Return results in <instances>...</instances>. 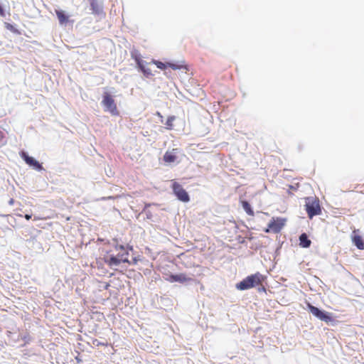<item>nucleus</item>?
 <instances>
[{"label": "nucleus", "instance_id": "obj_1", "mask_svg": "<svg viewBox=\"0 0 364 364\" xmlns=\"http://www.w3.org/2000/svg\"><path fill=\"white\" fill-rule=\"evenodd\" d=\"M266 276L257 272L255 274H252L247 276L241 282L237 283L236 288L238 290L243 291L256 287H261V288L259 289V291H265V287L263 284L266 281Z\"/></svg>", "mask_w": 364, "mask_h": 364}, {"label": "nucleus", "instance_id": "obj_2", "mask_svg": "<svg viewBox=\"0 0 364 364\" xmlns=\"http://www.w3.org/2000/svg\"><path fill=\"white\" fill-rule=\"evenodd\" d=\"M305 202L306 211L309 218L321 214V209L319 200L316 197H307Z\"/></svg>", "mask_w": 364, "mask_h": 364}, {"label": "nucleus", "instance_id": "obj_3", "mask_svg": "<svg viewBox=\"0 0 364 364\" xmlns=\"http://www.w3.org/2000/svg\"><path fill=\"white\" fill-rule=\"evenodd\" d=\"M102 104L105 107V110L109 112L112 115L117 116L119 114L117 105L110 94L104 93Z\"/></svg>", "mask_w": 364, "mask_h": 364}, {"label": "nucleus", "instance_id": "obj_4", "mask_svg": "<svg viewBox=\"0 0 364 364\" xmlns=\"http://www.w3.org/2000/svg\"><path fill=\"white\" fill-rule=\"evenodd\" d=\"M172 191L177 199L183 203L190 201V196L188 192L178 182L173 181L171 186Z\"/></svg>", "mask_w": 364, "mask_h": 364}, {"label": "nucleus", "instance_id": "obj_5", "mask_svg": "<svg viewBox=\"0 0 364 364\" xmlns=\"http://www.w3.org/2000/svg\"><path fill=\"white\" fill-rule=\"evenodd\" d=\"M119 248L125 252L124 254H122L120 255H118L117 257L111 256L110 257L105 258V262L109 267H113L114 266H117L121 262H126V263H129V264L130 263L127 257L128 255V252L124 250V248L123 246L120 245Z\"/></svg>", "mask_w": 364, "mask_h": 364}, {"label": "nucleus", "instance_id": "obj_6", "mask_svg": "<svg viewBox=\"0 0 364 364\" xmlns=\"http://www.w3.org/2000/svg\"><path fill=\"white\" fill-rule=\"evenodd\" d=\"M286 220L281 218H272L268 224L267 228L264 230L265 232L278 233L285 225Z\"/></svg>", "mask_w": 364, "mask_h": 364}, {"label": "nucleus", "instance_id": "obj_7", "mask_svg": "<svg viewBox=\"0 0 364 364\" xmlns=\"http://www.w3.org/2000/svg\"><path fill=\"white\" fill-rule=\"evenodd\" d=\"M307 307H308L309 311L314 316H315L316 317L319 318L321 321H325L326 323L332 321L333 319L329 313L321 311L317 307L313 306L310 303L307 304Z\"/></svg>", "mask_w": 364, "mask_h": 364}, {"label": "nucleus", "instance_id": "obj_8", "mask_svg": "<svg viewBox=\"0 0 364 364\" xmlns=\"http://www.w3.org/2000/svg\"><path fill=\"white\" fill-rule=\"evenodd\" d=\"M165 279L169 282H180L184 283L187 282H190L192 279L188 277L186 274L181 273L178 274H170L168 277L165 278Z\"/></svg>", "mask_w": 364, "mask_h": 364}, {"label": "nucleus", "instance_id": "obj_9", "mask_svg": "<svg viewBox=\"0 0 364 364\" xmlns=\"http://www.w3.org/2000/svg\"><path fill=\"white\" fill-rule=\"evenodd\" d=\"M90 9L94 15L105 14L103 12L102 3L99 0H88Z\"/></svg>", "mask_w": 364, "mask_h": 364}, {"label": "nucleus", "instance_id": "obj_10", "mask_svg": "<svg viewBox=\"0 0 364 364\" xmlns=\"http://www.w3.org/2000/svg\"><path fill=\"white\" fill-rule=\"evenodd\" d=\"M358 231V230H354L353 232L352 242L358 250H364V241L362 236L357 234Z\"/></svg>", "mask_w": 364, "mask_h": 364}, {"label": "nucleus", "instance_id": "obj_11", "mask_svg": "<svg viewBox=\"0 0 364 364\" xmlns=\"http://www.w3.org/2000/svg\"><path fill=\"white\" fill-rule=\"evenodd\" d=\"M21 156L27 164L34 166L38 169L41 168V165L38 163V161H36L33 158L28 156L26 153L23 152Z\"/></svg>", "mask_w": 364, "mask_h": 364}, {"label": "nucleus", "instance_id": "obj_12", "mask_svg": "<svg viewBox=\"0 0 364 364\" xmlns=\"http://www.w3.org/2000/svg\"><path fill=\"white\" fill-rule=\"evenodd\" d=\"M55 14L58 17L60 24L63 25L68 22L69 16L62 10H55Z\"/></svg>", "mask_w": 364, "mask_h": 364}, {"label": "nucleus", "instance_id": "obj_13", "mask_svg": "<svg viewBox=\"0 0 364 364\" xmlns=\"http://www.w3.org/2000/svg\"><path fill=\"white\" fill-rule=\"evenodd\" d=\"M176 149H173L172 151H166L164 155V161L166 162V163H173L174 162L176 159H177V156L176 155V154L174 153V151H176Z\"/></svg>", "mask_w": 364, "mask_h": 364}, {"label": "nucleus", "instance_id": "obj_14", "mask_svg": "<svg viewBox=\"0 0 364 364\" xmlns=\"http://www.w3.org/2000/svg\"><path fill=\"white\" fill-rule=\"evenodd\" d=\"M311 240L308 238L306 233H303L299 237V245L301 247L307 248L311 245Z\"/></svg>", "mask_w": 364, "mask_h": 364}, {"label": "nucleus", "instance_id": "obj_15", "mask_svg": "<svg viewBox=\"0 0 364 364\" xmlns=\"http://www.w3.org/2000/svg\"><path fill=\"white\" fill-rule=\"evenodd\" d=\"M241 205L242 208L245 210L246 213L248 215L253 216L254 215V211L250 205V204L246 201V200H241Z\"/></svg>", "mask_w": 364, "mask_h": 364}, {"label": "nucleus", "instance_id": "obj_16", "mask_svg": "<svg viewBox=\"0 0 364 364\" xmlns=\"http://www.w3.org/2000/svg\"><path fill=\"white\" fill-rule=\"evenodd\" d=\"M168 67L172 68L173 70H181L183 69L186 71L188 70V68L186 64H176L168 63Z\"/></svg>", "mask_w": 364, "mask_h": 364}, {"label": "nucleus", "instance_id": "obj_17", "mask_svg": "<svg viewBox=\"0 0 364 364\" xmlns=\"http://www.w3.org/2000/svg\"><path fill=\"white\" fill-rule=\"evenodd\" d=\"M176 117L174 116H170L167 118V120L166 122V128L167 129H172L173 127V121L175 120Z\"/></svg>", "mask_w": 364, "mask_h": 364}, {"label": "nucleus", "instance_id": "obj_18", "mask_svg": "<svg viewBox=\"0 0 364 364\" xmlns=\"http://www.w3.org/2000/svg\"><path fill=\"white\" fill-rule=\"evenodd\" d=\"M153 63L156 65V67L161 70H165L168 68V63H164L161 61L154 60Z\"/></svg>", "mask_w": 364, "mask_h": 364}, {"label": "nucleus", "instance_id": "obj_19", "mask_svg": "<svg viewBox=\"0 0 364 364\" xmlns=\"http://www.w3.org/2000/svg\"><path fill=\"white\" fill-rule=\"evenodd\" d=\"M93 344L97 346H108V343H102V342H100L97 339H95L93 341H92Z\"/></svg>", "mask_w": 364, "mask_h": 364}, {"label": "nucleus", "instance_id": "obj_20", "mask_svg": "<svg viewBox=\"0 0 364 364\" xmlns=\"http://www.w3.org/2000/svg\"><path fill=\"white\" fill-rule=\"evenodd\" d=\"M140 68L145 75H146V76L152 75V73L149 69H145V68L141 65H140Z\"/></svg>", "mask_w": 364, "mask_h": 364}, {"label": "nucleus", "instance_id": "obj_21", "mask_svg": "<svg viewBox=\"0 0 364 364\" xmlns=\"http://www.w3.org/2000/svg\"><path fill=\"white\" fill-rule=\"evenodd\" d=\"M119 198V196H109V197H107V198H103L104 200H107V199H116V198Z\"/></svg>", "mask_w": 364, "mask_h": 364}, {"label": "nucleus", "instance_id": "obj_22", "mask_svg": "<svg viewBox=\"0 0 364 364\" xmlns=\"http://www.w3.org/2000/svg\"><path fill=\"white\" fill-rule=\"evenodd\" d=\"M14 198H11L9 200V204L10 205H13L14 204Z\"/></svg>", "mask_w": 364, "mask_h": 364}, {"label": "nucleus", "instance_id": "obj_23", "mask_svg": "<svg viewBox=\"0 0 364 364\" xmlns=\"http://www.w3.org/2000/svg\"><path fill=\"white\" fill-rule=\"evenodd\" d=\"M24 217H25V218H26V220H30V219L31 218V215H28V214L25 215V216H24Z\"/></svg>", "mask_w": 364, "mask_h": 364}, {"label": "nucleus", "instance_id": "obj_24", "mask_svg": "<svg viewBox=\"0 0 364 364\" xmlns=\"http://www.w3.org/2000/svg\"><path fill=\"white\" fill-rule=\"evenodd\" d=\"M4 11L2 6L0 5V15H4Z\"/></svg>", "mask_w": 364, "mask_h": 364}]
</instances>
